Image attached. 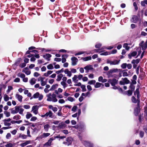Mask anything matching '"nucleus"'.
<instances>
[{
	"instance_id": "1",
	"label": "nucleus",
	"mask_w": 147,
	"mask_h": 147,
	"mask_svg": "<svg viewBox=\"0 0 147 147\" xmlns=\"http://www.w3.org/2000/svg\"><path fill=\"white\" fill-rule=\"evenodd\" d=\"M43 96L42 94H40L38 92H37L34 94L32 97L31 98V99L33 98H38L39 100H41L43 98Z\"/></svg>"
},
{
	"instance_id": "2",
	"label": "nucleus",
	"mask_w": 147,
	"mask_h": 147,
	"mask_svg": "<svg viewBox=\"0 0 147 147\" xmlns=\"http://www.w3.org/2000/svg\"><path fill=\"white\" fill-rule=\"evenodd\" d=\"M41 116L43 118L45 117L47 118V117H49L52 118L53 117V113L51 111L49 110L48 112H47L44 115H41Z\"/></svg>"
},
{
	"instance_id": "3",
	"label": "nucleus",
	"mask_w": 147,
	"mask_h": 147,
	"mask_svg": "<svg viewBox=\"0 0 147 147\" xmlns=\"http://www.w3.org/2000/svg\"><path fill=\"white\" fill-rule=\"evenodd\" d=\"M38 81H40L41 86H43L46 84L47 83V80L45 79V78L40 77L38 79Z\"/></svg>"
},
{
	"instance_id": "4",
	"label": "nucleus",
	"mask_w": 147,
	"mask_h": 147,
	"mask_svg": "<svg viewBox=\"0 0 147 147\" xmlns=\"http://www.w3.org/2000/svg\"><path fill=\"white\" fill-rule=\"evenodd\" d=\"M144 41L142 40L139 43V45L142 48L143 51H145L147 48V44L146 43H144Z\"/></svg>"
},
{
	"instance_id": "5",
	"label": "nucleus",
	"mask_w": 147,
	"mask_h": 147,
	"mask_svg": "<svg viewBox=\"0 0 147 147\" xmlns=\"http://www.w3.org/2000/svg\"><path fill=\"white\" fill-rule=\"evenodd\" d=\"M18 76L21 78L23 79V81L25 82H27L28 81V78H25V75L21 73H19L18 74Z\"/></svg>"
},
{
	"instance_id": "6",
	"label": "nucleus",
	"mask_w": 147,
	"mask_h": 147,
	"mask_svg": "<svg viewBox=\"0 0 147 147\" xmlns=\"http://www.w3.org/2000/svg\"><path fill=\"white\" fill-rule=\"evenodd\" d=\"M119 60H115L111 61L109 59H107V64H118L119 63Z\"/></svg>"
},
{
	"instance_id": "7",
	"label": "nucleus",
	"mask_w": 147,
	"mask_h": 147,
	"mask_svg": "<svg viewBox=\"0 0 147 147\" xmlns=\"http://www.w3.org/2000/svg\"><path fill=\"white\" fill-rule=\"evenodd\" d=\"M38 108L37 106H34L32 108V111L35 114H37L38 113Z\"/></svg>"
},
{
	"instance_id": "8",
	"label": "nucleus",
	"mask_w": 147,
	"mask_h": 147,
	"mask_svg": "<svg viewBox=\"0 0 147 147\" xmlns=\"http://www.w3.org/2000/svg\"><path fill=\"white\" fill-rule=\"evenodd\" d=\"M24 142L21 144L20 146L22 147H24L27 145L31 143L30 140H26L24 141Z\"/></svg>"
},
{
	"instance_id": "9",
	"label": "nucleus",
	"mask_w": 147,
	"mask_h": 147,
	"mask_svg": "<svg viewBox=\"0 0 147 147\" xmlns=\"http://www.w3.org/2000/svg\"><path fill=\"white\" fill-rule=\"evenodd\" d=\"M138 20V17L136 16H134L131 19V21L135 23H136Z\"/></svg>"
},
{
	"instance_id": "10",
	"label": "nucleus",
	"mask_w": 147,
	"mask_h": 147,
	"mask_svg": "<svg viewBox=\"0 0 147 147\" xmlns=\"http://www.w3.org/2000/svg\"><path fill=\"white\" fill-rule=\"evenodd\" d=\"M18 106L15 107L14 109H12L11 111V113L13 114H16L18 112Z\"/></svg>"
},
{
	"instance_id": "11",
	"label": "nucleus",
	"mask_w": 147,
	"mask_h": 147,
	"mask_svg": "<svg viewBox=\"0 0 147 147\" xmlns=\"http://www.w3.org/2000/svg\"><path fill=\"white\" fill-rule=\"evenodd\" d=\"M108 82L111 83L112 86H114L117 82V80L115 79H113L112 80L109 79Z\"/></svg>"
},
{
	"instance_id": "12",
	"label": "nucleus",
	"mask_w": 147,
	"mask_h": 147,
	"mask_svg": "<svg viewBox=\"0 0 147 147\" xmlns=\"http://www.w3.org/2000/svg\"><path fill=\"white\" fill-rule=\"evenodd\" d=\"M128 82L129 81L127 80V78H125L122 80L120 82V84L121 85H123L125 84H127Z\"/></svg>"
},
{
	"instance_id": "13",
	"label": "nucleus",
	"mask_w": 147,
	"mask_h": 147,
	"mask_svg": "<svg viewBox=\"0 0 147 147\" xmlns=\"http://www.w3.org/2000/svg\"><path fill=\"white\" fill-rule=\"evenodd\" d=\"M22 72L24 73L27 75H29L30 74V71L29 70L28 68L27 67L24 68L22 70Z\"/></svg>"
},
{
	"instance_id": "14",
	"label": "nucleus",
	"mask_w": 147,
	"mask_h": 147,
	"mask_svg": "<svg viewBox=\"0 0 147 147\" xmlns=\"http://www.w3.org/2000/svg\"><path fill=\"white\" fill-rule=\"evenodd\" d=\"M27 138V136L22 133L19 134L17 137L18 138H21L22 139H26Z\"/></svg>"
},
{
	"instance_id": "15",
	"label": "nucleus",
	"mask_w": 147,
	"mask_h": 147,
	"mask_svg": "<svg viewBox=\"0 0 147 147\" xmlns=\"http://www.w3.org/2000/svg\"><path fill=\"white\" fill-rule=\"evenodd\" d=\"M66 126V124L64 123H60L58 127L59 129H64L65 128V127Z\"/></svg>"
},
{
	"instance_id": "16",
	"label": "nucleus",
	"mask_w": 147,
	"mask_h": 147,
	"mask_svg": "<svg viewBox=\"0 0 147 147\" xmlns=\"http://www.w3.org/2000/svg\"><path fill=\"white\" fill-rule=\"evenodd\" d=\"M72 64H76L78 61V59L75 57H73L71 58Z\"/></svg>"
},
{
	"instance_id": "17",
	"label": "nucleus",
	"mask_w": 147,
	"mask_h": 147,
	"mask_svg": "<svg viewBox=\"0 0 147 147\" xmlns=\"http://www.w3.org/2000/svg\"><path fill=\"white\" fill-rule=\"evenodd\" d=\"M131 100L132 102L134 103H135L137 102L138 106H139L140 102V100H139L138 99L137 101L135 98L134 96H132Z\"/></svg>"
},
{
	"instance_id": "18",
	"label": "nucleus",
	"mask_w": 147,
	"mask_h": 147,
	"mask_svg": "<svg viewBox=\"0 0 147 147\" xmlns=\"http://www.w3.org/2000/svg\"><path fill=\"white\" fill-rule=\"evenodd\" d=\"M101 86L102 87L104 86L103 84L99 82H97L94 85V87L96 88H100Z\"/></svg>"
},
{
	"instance_id": "19",
	"label": "nucleus",
	"mask_w": 147,
	"mask_h": 147,
	"mask_svg": "<svg viewBox=\"0 0 147 147\" xmlns=\"http://www.w3.org/2000/svg\"><path fill=\"white\" fill-rule=\"evenodd\" d=\"M140 112V109L139 107V106H138V107L134 109V114L136 116L138 115L139 113Z\"/></svg>"
},
{
	"instance_id": "20",
	"label": "nucleus",
	"mask_w": 147,
	"mask_h": 147,
	"mask_svg": "<svg viewBox=\"0 0 147 147\" xmlns=\"http://www.w3.org/2000/svg\"><path fill=\"white\" fill-rule=\"evenodd\" d=\"M36 80L34 78H32L29 81V82L32 85H33L35 84Z\"/></svg>"
},
{
	"instance_id": "21",
	"label": "nucleus",
	"mask_w": 147,
	"mask_h": 147,
	"mask_svg": "<svg viewBox=\"0 0 147 147\" xmlns=\"http://www.w3.org/2000/svg\"><path fill=\"white\" fill-rule=\"evenodd\" d=\"M50 134L49 133H43L42 135L40 136V138L41 139H42L49 136Z\"/></svg>"
},
{
	"instance_id": "22",
	"label": "nucleus",
	"mask_w": 147,
	"mask_h": 147,
	"mask_svg": "<svg viewBox=\"0 0 147 147\" xmlns=\"http://www.w3.org/2000/svg\"><path fill=\"white\" fill-rule=\"evenodd\" d=\"M98 81L99 82H101L102 83H104L107 81V80L106 79H103V77L100 76L98 78Z\"/></svg>"
},
{
	"instance_id": "23",
	"label": "nucleus",
	"mask_w": 147,
	"mask_h": 147,
	"mask_svg": "<svg viewBox=\"0 0 147 147\" xmlns=\"http://www.w3.org/2000/svg\"><path fill=\"white\" fill-rule=\"evenodd\" d=\"M16 97L20 102L22 101V96L18 94H17L16 95Z\"/></svg>"
},
{
	"instance_id": "24",
	"label": "nucleus",
	"mask_w": 147,
	"mask_h": 147,
	"mask_svg": "<svg viewBox=\"0 0 147 147\" xmlns=\"http://www.w3.org/2000/svg\"><path fill=\"white\" fill-rule=\"evenodd\" d=\"M65 73L67 74V76L70 77L71 76V71H69L68 69H66L64 71Z\"/></svg>"
},
{
	"instance_id": "25",
	"label": "nucleus",
	"mask_w": 147,
	"mask_h": 147,
	"mask_svg": "<svg viewBox=\"0 0 147 147\" xmlns=\"http://www.w3.org/2000/svg\"><path fill=\"white\" fill-rule=\"evenodd\" d=\"M58 86V84H55L54 85H53L50 89V91H53L55 90V89H56Z\"/></svg>"
},
{
	"instance_id": "26",
	"label": "nucleus",
	"mask_w": 147,
	"mask_h": 147,
	"mask_svg": "<svg viewBox=\"0 0 147 147\" xmlns=\"http://www.w3.org/2000/svg\"><path fill=\"white\" fill-rule=\"evenodd\" d=\"M51 57V55L50 54H47L43 55V57L45 59L49 60V59Z\"/></svg>"
},
{
	"instance_id": "27",
	"label": "nucleus",
	"mask_w": 147,
	"mask_h": 147,
	"mask_svg": "<svg viewBox=\"0 0 147 147\" xmlns=\"http://www.w3.org/2000/svg\"><path fill=\"white\" fill-rule=\"evenodd\" d=\"M66 141L68 143V145H70L73 141V139L71 137L67 138L66 140Z\"/></svg>"
},
{
	"instance_id": "28",
	"label": "nucleus",
	"mask_w": 147,
	"mask_h": 147,
	"mask_svg": "<svg viewBox=\"0 0 147 147\" xmlns=\"http://www.w3.org/2000/svg\"><path fill=\"white\" fill-rule=\"evenodd\" d=\"M52 100L53 102H55L57 101V99L56 98V96L54 94H52L51 95Z\"/></svg>"
},
{
	"instance_id": "29",
	"label": "nucleus",
	"mask_w": 147,
	"mask_h": 147,
	"mask_svg": "<svg viewBox=\"0 0 147 147\" xmlns=\"http://www.w3.org/2000/svg\"><path fill=\"white\" fill-rule=\"evenodd\" d=\"M63 77V75L62 74H60L57 76V78L56 80L57 81H60L61 79Z\"/></svg>"
},
{
	"instance_id": "30",
	"label": "nucleus",
	"mask_w": 147,
	"mask_h": 147,
	"mask_svg": "<svg viewBox=\"0 0 147 147\" xmlns=\"http://www.w3.org/2000/svg\"><path fill=\"white\" fill-rule=\"evenodd\" d=\"M67 57L68 55H63L62 56V58L61 60L62 63H63L65 62L66 61V58H67Z\"/></svg>"
},
{
	"instance_id": "31",
	"label": "nucleus",
	"mask_w": 147,
	"mask_h": 147,
	"mask_svg": "<svg viewBox=\"0 0 147 147\" xmlns=\"http://www.w3.org/2000/svg\"><path fill=\"white\" fill-rule=\"evenodd\" d=\"M134 94L135 95H137V97L138 99H139L140 98L139 96V88H137L135 91L134 92Z\"/></svg>"
},
{
	"instance_id": "32",
	"label": "nucleus",
	"mask_w": 147,
	"mask_h": 147,
	"mask_svg": "<svg viewBox=\"0 0 147 147\" xmlns=\"http://www.w3.org/2000/svg\"><path fill=\"white\" fill-rule=\"evenodd\" d=\"M140 61V59H134L131 61V63L133 64H138Z\"/></svg>"
},
{
	"instance_id": "33",
	"label": "nucleus",
	"mask_w": 147,
	"mask_h": 147,
	"mask_svg": "<svg viewBox=\"0 0 147 147\" xmlns=\"http://www.w3.org/2000/svg\"><path fill=\"white\" fill-rule=\"evenodd\" d=\"M18 112L21 115L22 114L23 112L24 111L23 109L20 106H18Z\"/></svg>"
},
{
	"instance_id": "34",
	"label": "nucleus",
	"mask_w": 147,
	"mask_h": 147,
	"mask_svg": "<svg viewBox=\"0 0 147 147\" xmlns=\"http://www.w3.org/2000/svg\"><path fill=\"white\" fill-rule=\"evenodd\" d=\"M91 59V57L90 56L84 58H82V59L84 61H86L90 60Z\"/></svg>"
},
{
	"instance_id": "35",
	"label": "nucleus",
	"mask_w": 147,
	"mask_h": 147,
	"mask_svg": "<svg viewBox=\"0 0 147 147\" xmlns=\"http://www.w3.org/2000/svg\"><path fill=\"white\" fill-rule=\"evenodd\" d=\"M137 54V52L136 51H133L131 53V55L129 54V59L131 58V56L134 57Z\"/></svg>"
},
{
	"instance_id": "36",
	"label": "nucleus",
	"mask_w": 147,
	"mask_h": 147,
	"mask_svg": "<svg viewBox=\"0 0 147 147\" xmlns=\"http://www.w3.org/2000/svg\"><path fill=\"white\" fill-rule=\"evenodd\" d=\"M78 76L76 75H75L72 78V80L73 82L75 83H76L78 81L77 80Z\"/></svg>"
},
{
	"instance_id": "37",
	"label": "nucleus",
	"mask_w": 147,
	"mask_h": 147,
	"mask_svg": "<svg viewBox=\"0 0 147 147\" xmlns=\"http://www.w3.org/2000/svg\"><path fill=\"white\" fill-rule=\"evenodd\" d=\"M50 125L49 124H46L44 126V129L45 131H48L50 127Z\"/></svg>"
},
{
	"instance_id": "38",
	"label": "nucleus",
	"mask_w": 147,
	"mask_h": 147,
	"mask_svg": "<svg viewBox=\"0 0 147 147\" xmlns=\"http://www.w3.org/2000/svg\"><path fill=\"white\" fill-rule=\"evenodd\" d=\"M61 84L63 86V88L65 89L67 86V84L64 82L62 81L61 82Z\"/></svg>"
},
{
	"instance_id": "39",
	"label": "nucleus",
	"mask_w": 147,
	"mask_h": 147,
	"mask_svg": "<svg viewBox=\"0 0 147 147\" xmlns=\"http://www.w3.org/2000/svg\"><path fill=\"white\" fill-rule=\"evenodd\" d=\"M4 100L5 101H7L9 100V97L6 94L4 95L3 96Z\"/></svg>"
},
{
	"instance_id": "40",
	"label": "nucleus",
	"mask_w": 147,
	"mask_h": 147,
	"mask_svg": "<svg viewBox=\"0 0 147 147\" xmlns=\"http://www.w3.org/2000/svg\"><path fill=\"white\" fill-rule=\"evenodd\" d=\"M32 116V115L31 114L29 113V112L27 113L26 115V117L27 119H29Z\"/></svg>"
},
{
	"instance_id": "41",
	"label": "nucleus",
	"mask_w": 147,
	"mask_h": 147,
	"mask_svg": "<svg viewBox=\"0 0 147 147\" xmlns=\"http://www.w3.org/2000/svg\"><path fill=\"white\" fill-rule=\"evenodd\" d=\"M113 48V47L111 46H110L109 47H102L101 48V50L105 49H109V50H110V49H112Z\"/></svg>"
},
{
	"instance_id": "42",
	"label": "nucleus",
	"mask_w": 147,
	"mask_h": 147,
	"mask_svg": "<svg viewBox=\"0 0 147 147\" xmlns=\"http://www.w3.org/2000/svg\"><path fill=\"white\" fill-rule=\"evenodd\" d=\"M96 83V81L94 80H92L89 81L88 82V84H94Z\"/></svg>"
},
{
	"instance_id": "43",
	"label": "nucleus",
	"mask_w": 147,
	"mask_h": 147,
	"mask_svg": "<svg viewBox=\"0 0 147 147\" xmlns=\"http://www.w3.org/2000/svg\"><path fill=\"white\" fill-rule=\"evenodd\" d=\"M81 87L82 89V91L83 92L86 91V86L85 85H82L81 86Z\"/></svg>"
},
{
	"instance_id": "44",
	"label": "nucleus",
	"mask_w": 147,
	"mask_h": 147,
	"mask_svg": "<svg viewBox=\"0 0 147 147\" xmlns=\"http://www.w3.org/2000/svg\"><path fill=\"white\" fill-rule=\"evenodd\" d=\"M110 54V52H105L100 54L101 55H107Z\"/></svg>"
},
{
	"instance_id": "45",
	"label": "nucleus",
	"mask_w": 147,
	"mask_h": 147,
	"mask_svg": "<svg viewBox=\"0 0 147 147\" xmlns=\"http://www.w3.org/2000/svg\"><path fill=\"white\" fill-rule=\"evenodd\" d=\"M20 118V116L19 115H17L13 117V119L15 120H18Z\"/></svg>"
},
{
	"instance_id": "46",
	"label": "nucleus",
	"mask_w": 147,
	"mask_h": 147,
	"mask_svg": "<svg viewBox=\"0 0 147 147\" xmlns=\"http://www.w3.org/2000/svg\"><path fill=\"white\" fill-rule=\"evenodd\" d=\"M128 45L127 43H124L123 46V47L125 48V49L127 50H128L129 49V47L128 46Z\"/></svg>"
},
{
	"instance_id": "47",
	"label": "nucleus",
	"mask_w": 147,
	"mask_h": 147,
	"mask_svg": "<svg viewBox=\"0 0 147 147\" xmlns=\"http://www.w3.org/2000/svg\"><path fill=\"white\" fill-rule=\"evenodd\" d=\"M21 60V58H19L16 61L15 64H18L20 63V62Z\"/></svg>"
},
{
	"instance_id": "48",
	"label": "nucleus",
	"mask_w": 147,
	"mask_h": 147,
	"mask_svg": "<svg viewBox=\"0 0 147 147\" xmlns=\"http://www.w3.org/2000/svg\"><path fill=\"white\" fill-rule=\"evenodd\" d=\"M84 144L86 146H88L90 144V142L86 141L84 142Z\"/></svg>"
},
{
	"instance_id": "49",
	"label": "nucleus",
	"mask_w": 147,
	"mask_h": 147,
	"mask_svg": "<svg viewBox=\"0 0 147 147\" xmlns=\"http://www.w3.org/2000/svg\"><path fill=\"white\" fill-rule=\"evenodd\" d=\"M133 5L134 6V7L135 10L136 11L137 10L138 8L136 3V2H134L133 3Z\"/></svg>"
},
{
	"instance_id": "50",
	"label": "nucleus",
	"mask_w": 147,
	"mask_h": 147,
	"mask_svg": "<svg viewBox=\"0 0 147 147\" xmlns=\"http://www.w3.org/2000/svg\"><path fill=\"white\" fill-rule=\"evenodd\" d=\"M92 68L91 67L90 65H87L84 67V69L87 70L91 69Z\"/></svg>"
},
{
	"instance_id": "51",
	"label": "nucleus",
	"mask_w": 147,
	"mask_h": 147,
	"mask_svg": "<svg viewBox=\"0 0 147 147\" xmlns=\"http://www.w3.org/2000/svg\"><path fill=\"white\" fill-rule=\"evenodd\" d=\"M38 50H40L41 51L43 52L45 51L46 52L48 51L49 50H46L44 48H36Z\"/></svg>"
},
{
	"instance_id": "52",
	"label": "nucleus",
	"mask_w": 147,
	"mask_h": 147,
	"mask_svg": "<svg viewBox=\"0 0 147 147\" xmlns=\"http://www.w3.org/2000/svg\"><path fill=\"white\" fill-rule=\"evenodd\" d=\"M67 99L68 100L71 102H72L74 100V98L71 97H68Z\"/></svg>"
},
{
	"instance_id": "53",
	"label": "nucleus",
	"mask_w": 147,
	"mask_h": 147,
	"mask_svg": "<svg viewBox=\"0 0 147 147\" xmlns=\"http://www.w3.org/2000/svg\"><path fill=\"white\" fill-rule=\"evenodd\" d=\"M139 134L140 137L141 138H142L144 137V132L143 131H140V132Z\"/></svg>"
},
{
	"instance_id": "54",
	"label": "nucleus",
	"mask_w": 147,
	"mask_h": 147,
	"mask_svg": "<svg viewBox=\"0 0 147 147\" xmlns=\"http://www.w3.org/2000/svg\"><path fill=\"white\" fill-rule=\"evenodd\" d=\"M11 137V135L10 133H8L6 136V138L7 139H9Z\"/></svg>"
},
{
	"instance_id": "55",
	"label": "nucleus",
	"mask_w": 147,
	"mask_h": 147,
	"mask_svg": "<svg viewBox=\"0 0 147 147\" xmlns=\"http://www.w3.org/2000/svg\"><path fill=\"white\" fill-rule=\"evenodd\" d=\"M17 130L16 129H14L12 131H11V133L13 135H15L17 132Z\"/></svg>"
},
{
	"instance_id": "56",
	"label": "nucleus",
	"mask_w": 147,
	"mask_h": 147,
	"mask_svg": "<svg viewBox=\"0 0 147 147\" xmlns=\"http://www.w3.org/2000/svg\"><path fill=\"white\" fill-rule=\"evenodd\" d=\"M85 53V52L80 51V52H79L78 53H76L75 54V55H81V54H84V53Z\"/></svg>"
},
{
	"instance_id": "57",
	"label": "nucleus",
	"mask_w": 147,
	"mask_h": 147,
	"mask_svg": "<svg viewBox=\"0 0 147 147\" xmlns=\"http://www.w3.org/2000/svg\"><path fill=\"white\" fill-rule=\"evenodd\" d=\"M4 113L6 115V117H8L10 116V113L9 112L5 111L4 112Z\"/></svg>"
},
{
	"instance_id": "58",
	"label": "nucleus",
	"mask_w": 147,
	"mask_h": 147,
	"mask_svg": "<svg viewBox=\"0 0 147 147\" xmlns=\"http://www.w3.org/2000/svg\"><path fill=\"white\" fill-rule=\"evenodd\" d=\"M37 119V118L36 117H32L30 119V121H34Z\"/></svg>"
},
{
	"instance_id": "59",
	"label": "nucleus",
	"mask_w": 147,
	"mask_h": 147,
	"mask_svg": "<svg viewBox=\"0 0 147 147\" xmlns=\"http://www.w3.org/2000/svg\"><path fill=\"white\" fill-rule=\"evenodd\" d=\"M47 67L48 69H52L53 68V66L52 65H48Z\"/></svg>"
},
{
	"instance_id": "60",
	"label": "nucleus",
	"mask_w": 147,
	"mask_h": 147,
	"mask_svg": "<svg viewBox=\"0 0 147 147\" xmlns=\"http://www.w3.org/2000/svg\"><path fill=\"white\" fill-rule=\"evenodd\" d=\"M77 107L76 106H74L71 109V111L73 112H75L77 109Z\"/></svg>"
},
{
	"instance_id": "61",
	"label": "nucleus",
	"mask_w": 147,
	"mask_h": 147,
	"mask_svg": "<svg viewBox=\"0 0 147 147\" xmlns=\"http://www.w3.org/2000/svg\"><path fill=\"white\" fill-rule=\"evenodd\" d=\"M13 146V144L11 143H9L5 145L6 147H12Z\"/></svg>"
},
{
	"instance_id": "62",
	"label": "nucleus",
	"mask_w": 147,
	"mask_h": 147,
	"mask_svg": "<svg viewBox=\"0 0 147 147\" xmlns=\"http://www.w3.org/2000/svg\"><path fill=\"white\" fill-rule=\"evenodd\" d=\"M55 138H49V139L48 140V142L51 144V143L52 141Z\"/></svg>"
},
{
	"instance_id": "63",
	"label": "nucleus",
	"mask_w": 147,
	"mask_h": 147,
	"mask_svg": "<svg viewBox=\"0 0 147 147\" xmlns=\"http://www.w3.org/2000/svg\"><path fill=\"white\" fill-rule=\"evenodd\" d=\"M58 102L62 104L65 102V101L63 99H60L59 100Z\"/></svg>"
},
{
	"instance_id": "64",
	"label": "nucleus",
	"mask_w": 147,
	"mask_h": 147,
	"mask_svg": "<svg viewBox=\"0 0 147 147\" xmlns=\"http://www.w3.org/2000/svg\"><path fill=\"white\" fill-rule=\"evenodd\" d=\"M87 87L88 90L89 91H91L92 90L91 86L89 85H87Z\"/></svg>"
}]
</instances>
